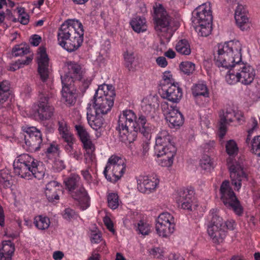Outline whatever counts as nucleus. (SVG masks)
Segmentation results:
<instances>
[{"mask_svg": "<svg viewBox=\"0 0 260 260\" xmlns=\"http://www.w3.org/2000/svg\"><path fill=\"white\" fill-rule=\"evenodd\" d=\"M108 206L112 209H117L120 203L119 197L116 193H109L107 196Z\"/></svg>", "mask_w": 260, "mask_h": 260, "instance_id": "nucleus-42", "label": "nucleus"}, {"mask_svg": "<svg viewBox=\"0 0 260 260\" xmlns=\"http://www.w3.org/2000/svg\"><path fill=\"white\" fill-rule=\"evenodd\" d=\"M60 184L56 181L48 182L45 190V195L49 202L58 200L59 199L57 191L59 190Z\"/></svg>", "mask_w": 260, "mask_h": 260, "instance_id": "nucleus-28", "label": "nucleus"}, {"mask_svg": "<svg viewBox=\"0 0 260 260\" xmlns=\"http://www.w3.org/2000/svg\"><path fill=\"white\" fill-rule=\"evenodd\" d=\"M60 138L66 143V144L64 145V146H67L68 145H72L74 144L76 141V139L75 138L73 134L70 131L68 133H66L60 135Z\"/></svg>", "mask_w": 260, "mask_h": 260, "instance_id": "nucleus-51", "label": "nucleus"}, {"mask_svg": "<svg viewBox=\"0 0 260 260\" xmlns=\"http://www.w3.org/2000/svg\"><path fill=\"white\" fill-rule=\"evenodd\" d=\"M238 76V71H236L235 69L233 70L230 69L225 76V80L229 84H235L239 82Z\"/></svg>", "mask_w": 260, "mask_h": 260, "instance_id": "nucleus-45", "label": "nucleus"}, {"mask_svg": "<svg viewBox=\"0 0 260 260\" xmlns=\"http://www.w3.org/2000/svg\"><path fill=\"white\" fill-rule=\"evenodd\" d=\"M221 200L224 205L230 209H232L238 215L243 213V208L237 199L235 193L230 185L229 180L222 182L220 187Z\"/></svg>", "mask_w": 260, "mask_h": 260, "instance_id": "nucleus-11", "label": "nucleus"}, {"mask_svg": "<svg viewBox=\"0 0 260 260\" xmlns=\"http://www.w3.org/2000/svg\"><path fill=\"white\" fill-rule=\"evenodd\" d=\"M6 18L8 20H12L14 22L17 21V19L13 17L11 10L9 9H6L5 12L0 10V23L4 22Z\"/></svg>", "mask_w": 260, "mask_h": 260, "instance_id": "nucleus-53", "label": "nucleus"}, {"mask_svg": "<svg viewBox=\"0 0 260 260\" xmlns=\"http://www.w3.org/2000/svg\"><path fill=\"white\" fill-rule=\"evenodd\" d=\"M161 108L170 127L178 128L183 124V116L176 106L170 105L168 102L164 101L161 103Z\"/></svg>", "mask_w": 260, "mask_h": 260, "instance_id": "nucleus-14", "label": "nucleus"}, {"mask_svg": "<svg viewBox=\"0 0 260 260\" xmlns=\"http://www.w3.org/2000/svg\"><path fill=\"white\" fill-rule=\"evenodd\" d=\"M222 228L224 229L226 231L228 230L230 231L234 230L236 226L235 222L233 220L224 221L222 218Z\"/></svg>", "mask_w": 260, "mask_h": 260, "instance_id": "nucleus-57", "label": "nucleus"}, {"mask_svg": "<svg viewBox=\"0 0 260 260\" xmlns=\"http://www.w3.org/2000/svg\"><path fill=\"white\" fill-rule=\"evenodd\" d=\"M9 176L5 175L4 176L2 174L0 176V186H3L5 188H8L10 187L11 183L9 180Z\"/></svg>", "mask_w": 260, "mask_h": 260, "instance_id": "nucleus-59", "label": "nucleus"}, {"mask_svg": "<svg viewBox=\"0 0 260 260\" xmlns=\"http://www.w3.org/2000/svg\"><path fill=\"white\" fill-rule=\"evenodd\" d=\"M175 225L174 217L168 212H163L157 218L155 229L159 236L167 238L174 232Z\"/></svg>", "mask_w": 260, "mask_h": 260, "instance_id": "nucleus-13", "label": "nucleus"}, {"mask_svg": "<svg viewBox=\"0 0 260 260\" xmlns=\"http://www.w3.org/2000/svg\"><path fill=\"white\" fill-rule=\"evenodd\" d=\"M84 29L82 23L76 19H68L57 32L58 44L71 52L77 50L83 41Z\"/></svg>", "mask_w": 260, "mask_h": 260, "instance_id": "nucleus-2", "label": "nucleus"}, {"mask_svg": "<svg viewBox=\"0 0 260 260\" xmlns=\"http://www.w3.org/2000/svg\"><path fill=\"white\" fill-rule=\"evenodd\" d=\"M248 144H250L251 152L260 157V136L254 137Z\"/></svg>", "mask_w": 260, "mask_h": 260, "instance_id": "nucleus-43", "label": "nucleus"}, {"mask_svg": "<svg viewBox=\"0 0 260 260\" xmlns=\"http://www.w3.org/2000/svg\"><path fill=\"white\" fill-rule=\"evenodd\" d=\"M125 171L124 160L120 157L112 155L108 159L103 174L107 180L114 183L120 179Z\"/></svg>", "mask_w": 260, "mask_h": 260, "instance_id": "nucleus-10", "label": "nucleus"}, {"mask_svg": "<svg viewBox=\"0 0 260 260\" xmlns=\"http://www.w3.org/2000/svg\"><path fill=\"white\" fill-rule=\"evenodd\" d=\"M83 148L85 150L84 154L85 161L86 164H92L95 160V155L94 153L95 147L90 139L82 142Z\"/></svg>", "mask_w": 260, "mask_h": 260, "instance_id": "nucleus-32", "label": "nucleus"}, {"mask_svg": "<svg viewBox=\"0 0 260 260\" xmlns=\"http://www.w3.org/2000/svg\"><path fill=\"white\" fill-rule=\"evenodd\" d=\"M62 217L63 219L68 221H74L78 218L81 219L75 211L70 208H67L64 210L62 213Z\"/></svg>", "mask_w": 260, "mask_h": 260, "instance_id": "nucleus-44", "label": "nucleus"}, {"mask_svg": "<svg viewBox=\"0 0 260 260\" xmlns=\"http://www.w3.org/2000/svg\"><path fill=\"white\" fill-rule=\"evenodd\" d=\"M159 182L156 175L140 176L137 180V188L142 193H149L156 188Z\"/></svg>", "mask_w": 260, "mask_h": 260, "instance_id": "nucleus-24", "label": "nucleus"}, {"mask_svg": "<svg viewBox=\"0 0 260 260\" xmlns=\"http://www.w3.org/2000/svg\"><path fill=\"white\" fill-rule=\"evenodd\" d=\"M115 92L111 85L103 84L96 90L94 95L88 103V107L92 106L94 113L98 115H105L111 109L114 104Z\"/></svg>", "mask_w": 260, "mask_h": 260, "instance_id": "nucleus-6", "label": "nucleus"}, {"mask_svg": "<svg viewBox=\"0 0 260 260\" xmlns=\"http://www.w3.org/2000/svg\"><path fill=\"white\" fill-rule=\"evenodd\" d=\"M33 56L32 55H30L27 56L24 60L18 59L17 60V63L20 66V68L23 67L24 65L29 64L32 61Z\"/></svg>", "mask_w": 260, "mask_h": 260, "instance_id": "nucleus-61", "label": "nucleus"}, {"mask_svg": "<svg viewBox=\"0 0 260 260\" xmlns=\"http://www.w3.org/2000/svg\"><path fill=\"white\" fill-rule=\"evenodd\" d=\"M194 190L192 189H181L178 192L176 201L178 206L184 210L191 211L194 200Z\"/></svg>", "mask_w": 260, "mask_h": 260, "instance_id": "nucleus-21", "label": "nucleus"}, {"mask_svg": "<svg viewBox=\"0 0 260 260\" xmlns=\"http://www.w3.org/2000/svg\"><path fill=\"white\" fill-rule=\"evenodd\" d=\"M158 105L157 97L149 95L142 101V111L147 117L152 112H154L156 106Z\"/></svg>", "mask_w": 260, "mask_h": 260, "instance_id": "nucleus-27", "label": "nucleus"}, {"mask_svg": "<svg viewBox=\"0 0 260 260\" xmlns=\"http://www.w3.org/2000/svg\"><path fill=\"white\" fill-rule=\"evenodd\" d=\"M192 93L194 97L198 98L203 96L205 98L209 96V91L206 84L204 83H198L194 85L191 88Z\"/></svg>", "mask_w": 260, "mask_h": 260, "instance_id": "nucleus-35", "label": "nucleus"}, {"mask_svg": "<svg viewBox=\"0 0 260 260\" xmlns=\"http://www.w3.org/2000/svg\"><path fill=\"white\" fill-rule=\"evenodd\" d=\"M166 260H184V258L179 253H170Z\"/></svg>", "mask_w": 260, "mask_h": 260, "instance_id": "nucleus-64", "label": "nucleus"}, {"mask_svg": "<svg viewBox=\"0 0 260 260\" xmlns=\"http://www.w3.org/2000/svg\"><path fill=\"white\" fill-rule=\"evenodd\" d=\"M147 119L146 116L143 115L142 113L138 115L137 120V126L139 127L138 131L147 139L150 138L151 133L152 129L151 125L147 122Z\"/></svg>", "mask_w": 260, "mask_h": 260, "instance_id": "nucleus-29", "label": "nucleus"}, {"mask_svg": "<svg viewBox=\"0 0 260 260\" xmlns=\"http://www.w3.org/2000/svg\"><path fill=\"white\" fill-rule=\"evenodd\" d=\"M66 188L75 200L78 201L80 208L86 210L90 205V198L83 186L81 177L77 174H72L63 181Z\"/></svg>", "mask_w": 260, "mask_h": 260, "instance_id": "nucleus-7", "label": "nucleus"}, {"mask_svg": "<svg viewBox=\"0 0 260 260\" xmlns=\"http://www.w3.org/2000/svg\"><path fill=\"white\" fill-rule=\"evenodd\" d=\"M60 78L62 84L78 86L83 93L88 88L92 80L86 76V72L81 65L75 62L67 63Z\"/></svg>", "mask_w": 260, "mask_h": 260, "instance_id": "nucleus-4", "label": "nucleus"}, {"mask_svg": "<svg viewBox=\"0 0 260 260\" xmlns=\"http://www.w3.org/2000/svg\"><path fill=\"white\" fill-rule=\"evenodd\" d=\"M176 51L184 55H189L191 53V48L188 41L185 39L179 40L176 44Z\"/></svg>", "mask_w": 260, "mask_h": 260, "instance_id": "nucleus-36", "label": "nucleus"}, {"mask_svg": "<svg viewBox=\"0 0 260 260\" xmlns=\"http://www.w3.org/2000/svg\"><path fill=\"white\" fill-rule=\"evenodd\" d=\"M34 224L38 230L43 231L49 227L50 220L48 217L40 215L35 217Z\"/></svg>", "mask_w": 260, "mask_h": 260, "instance_id": "nucleus-34", "label": "nucleus"}, {"mask_svg": "<svg viewBox=\"0 0 260 260\" xmlns=\"http://www.w3.org/2000/svg\"><path fill=\"white\" fill-rule=\"evenodd\" d=\"M13 95L10 90L9 81L4 80L0 82V108L9 109L11 108Z\"/></svg>", "mask_w": 260, "mask_h": 260, "instance_id": "nucleus-23", "label": "nucleus"}, {"mask_svg": "<svg viewBox=\"0 0 260 260\" xmlns=\"http://www.w3.org/2000/svg\"><path fill=\"white\" fill-rule=\"evenodd\" d=\"M78 86L74 85H68L62 84V100L66 103L67 105H72L75 103L76 98L75 92L77 90Z\"/></svg>", "mask_w": 260, "mask_h": 260, "instance_id": "nucleus-26", "label": "nucleus"}, {"mask_svg": "<svg viewBox=\"0 0 260 260\" xmlns=\"http://www.w3.org/2000/svg\"><path fill=\"white\" fill-rule=\"evenodd\" d=\"M154 10L156 31L158 32H167L170 27L171 20L170 16L160 4L156 5L154 7Z\"/></svg>", "mask_w": 260, "mask_h": 260, "instance_id": "nucleus-16", "label": "nucleus"}, {"mask_svg": "<svg viewBox=\"0 0 260 260\" xmlns=\"http://www.w3.org/2000/svg\"><path fill=\"white\" fill-rule=\"evenodd\" d=\"M88 164V165L86 169L81 171V174L84 179L88 183H90L92 181V177L89 172V170L91 169V167L89 166V164Z\"/></svg>", "mask_w": 260, "mask_h": 260, "instance_id": "nucleus-56", "label": "nucleus"}, {"mask_svg": "<svg viewBox=\"0 0 260 260\" xmlns=\"http://www.w3.org/2000/svg\"><path fill=\"white\" fill-rule=\"evenodd\" d=\"M90 240L91 243H99L102 240L101 235L99 233L92 231L91 233Z\"/></svg>", "mask_w": 260, "mask_h": 260, "instance_id": "nucleus-60", "label": "nucleus"}, {"mask_svg": "<svg viewBox=\"0 0 260 260\" xmlns=\"http://www.w3.org/2000/svg\"><path fill=\"white\" fill-rule=\"evenodd\" d=\"M15 247L12 242L10 240L3 241L2 247L0 248V257H10L11 258L14 253Z\"/></svg>", "mask_w": 260, "mask_h": 260, "instance_id": "nucleus-37", "label": "nucleus"}, {"mask_svg": "<svg viewBox=\"0 0 260 260\" xmlns=\"http://www.w3.org/2000/svg\"><path fill=\"white\" fill-rule=\"evenodd\" d=\"M22 131L27 149L31 151H38L42 143L41 132L35 127H22Z\"/></svg>", "mask_w": 260, "mask_h": 260, "instance_id": "nucleus-15", "label": "nucleus"}, {"mask_svg": "<svg viewBox=\"0 0 260 260\" xmlns=\"http://www.w3.org/2000/svg\"><path fill=\"white\" fill-rule=\"evenodd\" d=\"M15 173L22 178L40 180L45 176V167L28 154H21L13 163Z\"/></svg>", "mask_w": 260, "mask_h": 260, "instance_id": "nucleus-3", "label": "nucleus"}, {"mask_svg": "<svg viewBox=\"0 0 260 260\" xmlns=\"http://www.w3.org/2000/svg\"><path fill=\"white\" fill-rule=\"evenodd\" d=\"M41 41V37L37 35H33L30 39V43L34 46H38L39 44L40 43Z\"/></svg>", "mask_w": 260, "mask_h": 260, "instance_id": "nucleus-63", "label": "nucleus"}, {"mask_svg": "<svg viewBox=\"0 0 260 260\" xmlns=\"http://www.w3.org/2000/svg\"><path fill=\"white\" fill-rule=\"evenodd\" d=\"M18 13L19 14L18 21L23 25L27 24L29 22V16L25 12L24 9L23 8H18Z\"/></svg>", "mask_w": 260, "mask_h": 260, "instance_id": "nucleus-52", "label": "nucleus"}, {"mask_svg": "<svg viewBox=\"0 0 260 260\" xmlns=\"http://www.w3.org/2000/svg\"><path fill=\"white\" fill-rule=\"evenodd\" d=\"M217 53L214 54L215 65L220 70L230 69L234 67L238 71L239 82L245 85L253 81L255 73L253 68L241 62L242 44L238 40H233L219 44Z\"/></svg>", "mask_w": 260, "mask_h": 260, "instance_id": "nucleus-1", "label": "nucleus"}, {"mask_svg": "<svg viewBox=\"0 0 260 260\" xmlns=\"http://www.w3.org/2000/svg\"><path fill=\"white\" fill-rule=\"evenodd\" d=\"M139 127L123 129V130H117L121 141L124 143H131L135 141L137 137Z\"/></svg>", "mask_w": 260, "mask_h": 260, "instance_id": "nucleus-31", "label": "nucleus"}, {"mask_svg": "<svg viewBox=\"0 0 260 260\" xmlns=\"http://www.w3.org/2000/svg\"><path fill=\"white\" fill-rule=\"evenodd\" d=\"M149 149V143L148 142H144L142 144L141 154V157L143 159H145L148 154V151Z\"/></svg>", "mask_w": 260, "mask_h": 260, "instance_id": "nucleus-58", "label": "nucleus"}, {"mask_svg": "<svg viewBox=\"0 0 260 260\" xmlns=\"http://www.w3.org/2000/svg\"><path fill=\"white\" fill-rule=\"evenodd\" d=\"M207 232L214 243H222L225 238L227 231L222 228V217L215 209L210 210L207 216Z\"/></svg>", "mask_w": 260, "mask_h": 260, "instance_id": "nucleus-9", "label": "nucleus"}, {"mask_svg": "<svg viewBox=\"0 0 260 260\" xmlns=\"http://www.w3.org/2000/svg\"><path fill=\"white\" fill-rule=\"evenodd\" d=\"M138 118L135 113L131 110H124L119 116L117 130L126 128H136L137 126Z\"/></svg>", "mask_w": 260, "mask_h": 260, "instance_id": "nucleus-19", "label": "nucleus"}, {"mask_svg": "<svg viewBox=\"0 0 260 260\" xmlns=\"http://www.w3.org/2000/svg\"><path fill=\"white\" fill-rule=\"evenodd\" d=\"M38 92L35 115L41 120H48L54 113V107L50 104L51 100L54 96V93L52 91L45 89V85L39 87Z\"/></svg>", "mask_w": 260, "mask_h": 260, "instance_id": "nucleus-8", "label": "nucleus"}, {"mask_svg": "<svg viewBox=\"0 0 260 260\" xmlns=\"http://www.w3.org/2000/svg\"><path fill=\"white\" fill-rule=\"evenodd\" d=\"M161 95L162 98L172 103H177L182 96V89L177 83L171 84L169 86L164 85L161 88Z\"/></svg>", "mask_w": 260, "mask_h": 260, "instance_id": "nucleus-20", "label": "nucleus"}, {"mask_svg": "<svg viewBox=\"0 0 260 260\" xmlns=\"http://www.w3.org/2000/svg\"><path fill=\"white\" fill-rule=\"evenodd\" d=\"M201 167L205 170H210L213 168V161L210 156L207 155H204L200 160Z\"/></svg>", "mask_w": 260, "mask_h": 260, "instance_id": "nucleus-48", "label": "nucleus"}, {"mask_svg": "<svg viewBox=\"0 0 260 260\" xmlns=\"http://www.w3.org/2000/svg\"><path fill=\"white\" fill-rule=\"evenodd\" d=\"M235 19L238 26L242 30L248 27V18L244 6L238 3L235 11Z\"/></svg>", "mask_w": 260, "mask_h": 260, "instance_id": "nucleus-25", "label": "nucleus"}, {"mask_svg": "<svg viewBox=\"0 0 260 260\" xmlns=\"http://www.w3.org/2000/svg\"><path fill=\"white\" fill-rule=\"evenodd\" d=\"M37 59L38 72L42 81L45 82L49 76V58L45 47H40L39 48Z\"/></svg>", "mask_w": 260, "mask_h": 260, "instance_id": "nucleus-22", "label": "nucleus"}, {"mask_svg": "<svg viewBox=\"0 0 260 260\" xmlns=\"http://www.w3.org/2000/svg\"><path fill=\"white\" fill-rule=\"evenodd\" d=\"M180 70L185 74H192L195 69V64L191 62H182L180 65Z\"/></svg>", "mask_w": 260, "mask_h": 260, "instance_id": "nucleus-47", "label": "nucleus"}, {"mask_svg": "<svg viewBox=\"0 0 260 260\" xmlns=\"http://www.w3.org/2000/svg\"><path fill=\"white\" fill-rule=\"evenodd\" d=\"M226 151L230 155L237 154L238 151V148L235 141L231 140L226 144Z\"/></svg>", "mask_w": 260, "mask_h": 260, "instance_id": "nucleus-50", "label": "nucleus"}, {"mask_svg": "<svg viewBox=\"0 0 260 260\" xmlns=\"http://www.w3.org/2000/svg\"><path fill=\"white\" fill-rule=\"evenodd\" d=\"M194 29L199 36L207 37L212 30V23L196 24Z\"/></svg>", "mask_w": 260, "mask_h": 260, "instance_id": "nucleus-40", "label": "nucleus"}, {"mask_svg": "<svg viewBox=\"0 0 260 260\" xmlns=\"http://www.w3.org/2000/svg\"><path fill=\"white\" fill-rule=\"evenodd\" d=\"M136 231L139 234L147 235L150 232L151 226L145 220L141 219L135 225Z\"/></svg>", "mask_w": 260, "mask_h": 260, "instance_id": "nucleus-39", "label": "nucleus"}, {"mask_svg": "<svg viewBox=\"0 0 260 260\" xmlns=\"http://www.w3.org/2000/svg\"><path fill=\"white\" fill-rule=\"evenodd\" d=\"M150 253L154 257L157 258H161L163 256L162 251L158 247L151 249L150 251Z\"/></svg>", "mask_w": 260, "mask_h": 260, "instance_id": "nucleus-62", "label": "nucleus"}, {"mask_svg": "<svg viewBox=\"0 0 260 260\" xmlns=\"http://www.w3.org/2000/svg\"><path fill=\"white\" fill-rule=\"evenodd\" d=\"M29 52V47L26 44L15 46L12 49V53L15 56H22Z\"/></svg>", "mask_w": 260, "mask_h": 260, "instance_id": "nucleus-41", "label": "nucleus"}, {"mask_svg": "<svg viewBox=\"0 0 260 260\" xmlns=\"http://www.w3.org/2000/svg\"><path fill=\"white\" fill-rule=\"evenodd\" d=\"M125 66L129 71H134L133 62L135 60V56L133 54L127 53L124 55Z\"/></svg>", "mask_w": 260, "mask_h": 260, "instance_id": "nucleus-55", "label": "nucleus"}, {"mask_svg": "<svg viewBox=\"0 0 260 260\" xmlns=\"http://www.w3.org/2000/svg\"><path fill=\"white\" fill-rule=\"evenodd\" d=\"M210 3L198 7L193 12L192 22L194 24L212 23V15Z\"/></svg>", "mask_w": 260, "mask_h": 260, "instance_id": "nucleus-17", "label": "nucleus"}, {"mask_svg": "<svg viewBox=\"0 0 260 260\" xmlns=\"http://www.w3.org/2000/svg\"><path fill=\"white\" fill-rule=\"evenodd\" d=\"M75 128L82 142L90 139L88 133L83 126L76 125Z\"/></svg>", "mask_w": 260, "mask_h": 260, "instance_id": "nucleus-49", "label": "nucleus"}, {"mask_svg": "<svg viewBox=\"0 0 260 260\" xmlns=\"http://www.w3.org/2000/svg\"><path fill=\"white\" fill-rule=\"evenodd\" d=\"M172 136L165 129H161L155 138L154 152L157 157L164 156L160 164L162 167L171 166L176 152V148L172 143Z\"/></svg>", "mask_w": 260, "mask_h": 260, "instance_id": "nucleus-5", "label": "nucleus"}, {"mask_svg": "<svg viewBox=\"0 0 260 260\" xmlns=\"http://www.w3.org/2000/svg\"><path fill=\"white\" fill-rule=\"evenodd\" d=\"M257 121L254 117H252L250 122L248 123L249 129L247 131L248 135L246 139V143L248 144L250 142V138L253 132L257 128Z\"/></svg>", "mask_w": 260, "mask_h": 260, "instance_id": "nucleus-46", "label": "nucleus"}, {"mask_svg": "<svg viewBox=\"0 0 260 260\" xmlns=\"http://www.w3.org/2000/svg\"><path fill=\"white\" fill-rule=\"evenodd\" d=\"M102 115H98L95 113V115L92 113L91 108L87 107V119L90 126L94 130L99 129L104 123V119Z\"/></svg>", "mask_w": 260, "mask_h": 260, "instance_id": "nucleus-30", "label": "nucleus"}, {"mask_svg": "<svg viewBox=\"0 0 260 260\" xmlns=\"http://www.w3.org/2000/svg\"><path fill=\"white\" fill-rule=\"evenodd\" d=\"M133 30L138 33L144 32L147 29L146 21L144 18L136 17L131 22Z\"/></svg>", "mask_w": 260, "mask_h": 260, "instance_id": "nucleus-33", "label": "nucleus"}, {"mask_svg": "<svg viewBox=\"0 0 260 260\" xmlns=\"http://www.w3.org/2000/svg\"><path fill=\"white\" fill-rule=\"evenodd\" d=\"M227 164L232 184L234 186L235 190H239L241 187L242 182L247 180V175L241 164L232 158L230 157L227 159Z\"/></svg>", "mask_w": 260, "mask_h": 260, "instance_id": "nucleus-12", "label": "nucleus"}, {"mask_svg": "<svg viewBox=\"0 0 260 260\" xmlns=\"http://www.w3.org/2000/svg\"><path fill=\"white\" fill-rule=\"evenodd\" d=\"M58 131L59 135L71 131L69 126L64 120L61 119L58 121Z\"/></svg>", "mask_w": 260, "mask_h": 260, "instance_id": "nucleus-54", "label": "nucleus"}, {"mask_svg": "<svg viewBox=\"0 0 260 260\" xmlns=\"http://www.w3.org/2000/svg\"><path fill=\"white\" fill-rule=\"evenodd\" d=\"M66 152L72 158L77 161L82 159V153L80 148H77L74 144L64 146Z\"/></svg>", "mask_w": 260, "mask_h": 260, "instance_id": "nucleus-38", "label": "nucleus"}, {"mask_svg": "<svg viewBox=\"0 0 260 260\" xmlns=\"http://www.w3.org/2000/svg\"><path fill=\"white\" fill-rule=\"evenodd\" d=\"M241 114L236 113L234 110L232 109L222 110L219 112V125L218 136L220 139H222L225 135L226 132V124L229 122L233 121L234 117H235L238 120H240V116Z\"/></svg>", "mask_w": 260, "mask_h": 260, "instance_id": "nucleus-18", "label": "nucleus"}]
</instances>
